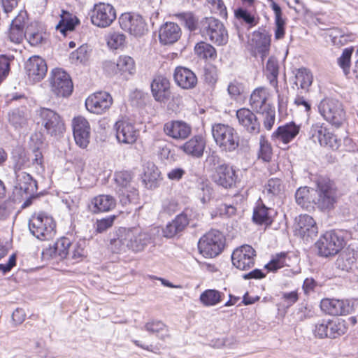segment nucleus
<instances>
[{
    "label": "nucleus",
    "instance_id": "nucleus-63",
    "mask_svg": "<svg viewBox=\"0 0 358 358\" xmlns=\"http://www.w3.org/2000/svg\"><path fill=\"white\" fill-rule=\"evenodd\" d=\"M87 47L82 45L76 51L71 52L70 59L75 62L84 63L87 60Z\"/></svg>",
    "mask_w": 358,
    "mask_h": 358
},
{
    "label": "nucleus",
    "instance_id": "nucleus-23",
    "mask_svg": "<svg viewBox=\"0 0 358 358\" xmlns=\"http://www.w3.org/2000/svg\"><path fill=\"white\" fill-rule=\"evenodd\" d=\"M238 124L244 130L251 134H257L260 131V122L256 115L250 109L242 108L236 111Z\"/></svg>",
    "mask_w": 358,
    "mask_h": 358
},
{
    "label": "nucleus",
    "instance_id": "nucleus-21",
    "mask_svg": "<svg viewBox=\"0 0 358 358\" xmlns=\"http://www.w3.org/2000/svg\"><path fill=\"white\" fill-rule=\"evenodd\" d=\"M296 234L305 241L313 239L318 234V227L315 220L309 215L299 216L296 227Z\"/></svg>",
    "mask_w": 358,
    "mask_h": 358
},
{
    "label": "nucleus",
    "instance_id": "nucleus-60",
    "mask_svg": "<svg viewBox=\"0 0 358 358\" xmlns=\"http://www.w3.org/2000/svg\"><path fill=\"white\" fill-rule=\"evenodd\" d=\"M116 219L115 215H110L106 217L97 220L95 224V230L97 233H103L108 229L110 228L115 220Z\"/></svg>",
    "mask_w": 358,
    "mask_h": 358
},
{
    "label": "nucleus",
    "instance_id": "nucleus-1",
    "mask_svg": "<svg viewBox=\"0 0 358 358\" xmlns=\"http://www.w3.org/2000/svg\"><path fill=\"white\" fill-rule=\"evenodd\" d=\"M337 199V188L329 178H320L317 181L314 192L313 203L322 211L329 210L334 207Z\"/></svg>",
    "mask_w": 358,
    "mask_h": 358
},
{
    "label": "nucleus",
    "instance_id": "nucleus-55",
    "mask_svg": "<svg viewBox=\"0 0 358 358\" xmlns=\"http://www.w3.org/2000/svg\"><path fill=\"white\" fill-rule=\"evenodd\" d=\"M287 254L285 252H280L276 254L272 257L271 261L266 264L265 268L269 271L275 272L277 270L284 267L286 264Z\"/></svg>",
    "mask_w": 358,
    "mask_h": 358
},
{
    "label": "nucleus",
    "instance_id": "nucleus-37",
    "mask_svg": "<svg viewBox=\"0 0 358 358\" xmlns=\"http://www.w3.org/2000/svg\"><path fill=\"white\" fill-rule=\"evenodd\" d=\"M315 189L308 187H301L295 193L296 203L302 208L309 210L312 207L314 201Z\"/></svg>",
    "mask_w": 358,
    "mask_h": 358
},
{
    "label": "nucleus",
    "instance_id": "nucleus-44",
    "mask_svg": "<svg viewBox=\"0 0 358 358\" xmlns=\"http://www.w3.org/2000/svg\"><path fill=\"white\" fill-rule=\"evenodd\" d=\"M174 16L190 31L199 29V22L196 16L191 12L178 13Z\"/></svg>",
    "mask_w": 358,
    "mask_h": 358
},
{
    "label": "nucleus",
    "instance_id": "nucleus-11",
    "mask_svg": "<svg viewBox=\"0 0 358 358\" xmlns=\"http://www.w3.org/2000/svg\"><path fill=\"white\" fill-rule=\"evenodd\" d=\"M15 178V190L22 198L26 199L22 207H28L31 204L32 199L36 197L37 182L26 172H17Z\"/></svg>",
    "mask_w": 358,
    "mask_h": 358
},
{
    "label": "nucleus",
    "instance_id": "nucleus-48",
    "mask_svg": "<svg viewBox=\"0 0 358 358\" xmlns=\"http://www.w3.org/2000/svg\"><path fill=\"white\" fill-rule=\"evenodd\" d=\"M235 17L240 20L245 22L248 28H252L259 23V18L254 14H252L248 10L238 8L234 11Z\"/></svg>",
    "mask_w": 358,
    "mask_h": 358
},
{
    "label": "nucleus",
    "instance_id": "nucleus-26",
    "mask_svg": "<svg viewBox=\"0 0 358 358\" xmlns=\"http://www.w3.org/2000/svg\"><path fill=\"white\" fill-rule=\"evenodd\" d=\"M115 128L116 137L120 143L132 144L136 141L139 134V131L135 128V126L127 120L117 121L115 124Z\"/></svg>",
    "mask_w": 358,
    "mask_h": 358
},
{
    "label": "nucleus",
    "instance_id": "nucleus-54",
    "mask_svg": "<svg viewBox=\"0 0 358 358\" xmlns=\"http://www.w3.org/2000/svg\"><path fill=\"white\" fill-rule=\"evenodd\" d=\"M273 156L272 148L271 144L264 136H260L259 150L258 157L264 162H268L271 160Z\"/></svg>",
    "mask_w": 358,
    "mask_h": 358
},
{
    "label": "nucleus",
    "instance_id": "nucleus-4",
    "mask_svg": "<svg viewBox=\"0 0 358 358\" xmlns=\"http://www.w3.org/2000/svg\"><path fill=\"white\" fill-rule=\"evenodd\" d=\"M56 224L52 217L45 213L33 215L29 220L31 234L41 241L50 240L55 236Z\"/></svg>",
    "mask_w": 358,
    "mask_h": 358
},
{
    "label": "nucleus",
    "instance_id": "nucleus-35",
    "mask_svg": "<svg viewBox=\"0 0 358 358\" xmlns=\"http://www.w3.org/2000/svg\"><path fill=\"white\" fill-rule=\"evenodd\" d=\"M301 125L290 122L278 127L273 136L285 144L291 142L299 133Z\"/></svg>",
    "mask_w": 358,
    "mask_h": 358
},
{
    "label": "nucleus",
    "instance_id": "nucleus-2",
    "mask_svg": "<svg viewBox=\"0 0 358 358\" xmlns=\"http://www.w3.org/2000/svg\"><path fill=\"white\" fill-rule=\"evenodd\" d=\"M199 32L203 37L216 45H224L229 40L224 24L213 17H204L199 22Z\"/></svg>",
    "mask_w": 358,
    "mask_h": 358
},
{
    "label": "nucleus",
    "instance_id": "nucleus-19",
    "mask_svg": "<svg viewBox=\"0 0 358 358\" xmlns=\"http://www.w3.org/2000/svg\"><path fill=\"white\" fill-rule=\"evenodd\" d=\"M24 69L29 80L34 83L42 80L48 72V66L45 59L37 55L28 59Z\"/></svg>",
    "mask_w": 358,
    "mask_h": 358
},
{
    "label": "nucleus",
    "instance_id": "nucleus-61",
    "mask_svg": "<svg viewBox=\"0 0 358 358\" xmlns=\"http://www.w3.org/2000/svg\"><path fill=\"white\" fill-rule=\"evenodd\" d=\"M125 42V36L119 32L111 33L108 39V45L113 49H117Z\"/></svg>",
    "mask_w": 358,
    "mask_h": 358
},
{
    "label": "nucleus",
    "instance_id": "nucleus-5",
    "mask_svg": "<svg viewBox=\"0 0 358 358\" xmlns=\"http://www.w3.org/2000/svg\"><path fill=\"white\" fill-rule=\"evenodd\" d=\"M348 331L345 320L341 319H321L313 326L312 331L318 339H336L344 335Z\"/></svg>",
    "mask_w": 358,
    "mask_h": 358
},
{
    "label": "nucleus",
    "instance_id": "nucleus-12",
    "mask_svg": "<svg viewBox=\"0 0 358 358\" xmlns=\"http://www.w3.org/2000/svg\"><path fill=\"white\" fill-rule=\"evenodd\" d=\"M92 23L98 27H109L116 19V10L110 3H99L90 12Z\"/></svg>",
    "mask_w": 358,
    "mask_h": 358
},
{
    "label": "nucleus",
    "instance_id": "nucleus-34",
    "mask_svg": "<svg viewBox=\"0 0 358 358\" xmlns=\"http://www.w3.org/2000/svg\"><path fill=\"white\" fill-rule=\"evenodd\" d=\"M116 206L115 199L110 195L101 194L94 197L88 205L93 213L107 212L113 209Z\"/></svg>",
    "mask_w": 358,
    "mask_h": 358
},
{
    "label": "nucleus",
    "instance_id": "nucleus-45",
    "mask_svg": "<svg viewBox=\"0 0 358 358\" xmlns=\"http://www.w3.org/2000/svg\"><path fill=\"white\" fill-rule=\"evenodd\" d=\"M224 294L216 289H207L200 295L201 302L206 306H215L222 301Z\"/></svg>",
    "mask_w": 358,
    "mask_h": 358
},
{
    "label": "nucleus",
    "instance_id": "nucleus-64",
    "mask_svg": "<svg viewBox=\"0 0 358 358\" xmlns=\"http://www.w3.org/2000/svg\"><path fill=\"white\" fill-rule=\"evenodd\" d=\"M8 37L11 42L14 43H20L23 41L24 38H26V29L10 27Z\"/></svg>",
    "mask_w": 358,
    "mask_h": 358
},
{
    "label": "nucleus",
    "instance_id": "nucleus-29",
    "mask_svg": "<svg viewBox=\"0 0 358 358\" xmlns=\"http://www.w3.org/2000/svg\"><path fill=\"white\" fill-rule=\"evenodd\" d=\"M182 31L178 24L166 22L163 24L159 30V39L162 45L175 43L180 38Z\"/></svg>",
    "mask_w": 358,
    "mask_h": 358
},
{
    "label": "nucleus",
    "instance_id": "nucleus-47",
    "mask_svg": "<svg viewBox=\"0 0 358 358\" xmlns=\"http://www.w3.org/2000/svg\"><path fill=\"white\" fill-rule=\"evenodd\" d=\"M117 70L122 74L128 73L129 75L134 74L136 71L135 62L134 59L127 55H121L117 60Z\"/></svg>",
    "mask_w": 358,
    "mask_h": 358
},
{
    "label": "nucleus",
    "instance_id": "nucleus-16",
    "mask_svg": "<svg viewBox=\"0 0 358 358\" xmlns=\"http://www.w3.org/2000/svg\"><path fill=\"white\" fill-rule=\"evenodd\" d=\"M256 251L249 245H244L234 250L231 255L233 265L240 270H248L255 265Z\"/></svg>",
    "mask_w": 358,
    "mask_h": 358
},
{
    "label": "nucleus",
    "instance_id": "nucleus-49",
    "mask_svg": "<svg viewBox=\"0 0 358 358\" xmlns=\"http://www.w3.org/2000/svg\"><path fill=\"white\" fill-rule=\"evenodd\" d=\"M212 187L208 181L202 180L199 182L196 187V196L203 204L210 201L212 195Z\"/></svg>",
    "mask_w": 358,
    "mask_h": 358
},
{
    "label": "nucleus",
    "instance_id": "nucleus-9",
    "mask_svg": "<svg viewBox=\"0 0 358 358\" xmlns=\"http://www.w3.org/2000/svg\"><path fill=\"white\" fill-rule=\"evenodd\" d=\"M36 114L39 117V122L44 127L45 133L51 136L58 137L65 131V124L61 115L56 111L41 107Z\"/></svg>",
    "mask_w": 358,
    "mask_h": 358
},
{
    "label": "nucleus",
    "instance_id": "nucleus-42",
    "mask_svg": "<svg viewBox=\"0 0 358 358\" xmlns=\"http://www.w3.org/2000/svg\"><path fill=\"white\" fill-rule=\"evenodd\" d=\"M78 23V20L75 15L67 11L62 10L61 20L56 26V29L64 35H66V31L73 30Z\"/></svg>",
    "mask_w": 358,
    "mask_h": 358
},
{
    "label": "nucleus",
    "instance_id": "nucleus-53",
    "mask_svg": "<svg viewBox=\"0 0 358 358\" xmlns=\"http://www.w3.org/2000/svg\"><path fill=\"white\" fill-rule=\"evenodd\" d=\"M152 149L158 152L162 159H169L173 157L171 149L166 142L161 139H155L152 145Z\"/></svg>",
    "mask_w": 358,
    "mask_h": 358
},
{
    "label": "nucleus",
    "instance_id": "nucleus-38",
    "mask_svg": "<svg viewBox=\"0 0 358 358\" xmlns=\"http://www.w3.org/2000/svg\"><path fill=\"white\" fill-rule=\"evenodd\" d=\"M313 80V77L310 70L306 68L299 69L294 76L292 88L296 87L297 90L301 89L308 92Z\"/></svg>",
    "mask_w": 358,
    "mask_h": 358
},
{
    "label": "nucleus",
    "instance_id": "nucleus-31",
    "mask_svg": "<svg viewBox=\"0 0 358 358\" xmlns=\"http://www.w3.org/2000/svg\"><path fill=\"white\" fill-rule=\"evenodd\" d=\"M268 93L266 88L255 89L250 95V105L257 113H264L266 110L273 108L268 102Z\"/></svg>",
    "mask_w": 358,
    "mask_h": 358
},
{
    "label": "nucleus",
    "instance_id": "nucleus-18",
    "mask_svg": "<svg viewBox=\"0 0 358 358\" xmlns=\"http://www.w3.org/2000/svg\"><path fill=\"white\" fill-rule=\"evenodd\" d=\"M126 241L128 250L134 252L143 251L150 243V234L142 231L140 228L126 229Z\"/></svg>",
    "mask_w": 358,
    "mask_h": 358
},
{
    "label": "nucleus",
    "instance_id": "nucleus-25",
    "mask_svg": "<svg viewBox=\"0 0 358 358\" xmlns=\"http://www.w3.org/2000/svg\"><path fill=\"white\" fill-rule=\"evenodd\" d=\"M90 127L83 117H75L73 120V132L75 141L82 148L87 146L90 142Z\"/></svg>",
    "mask_w": 358,
    "mask_h": 358
},
{
    "label": "nucleus",
    "instance_id": "nucleus-58",
    "mask_svg": "<svg viewBox=\"0 0 358 358\" xmlns=\"http://www.w3.org/2000/svg\"><path fill=\"white\" fill-rule=\"evenodd\" d=\"M29 44L32 46H36L41 44L45 39L42 32L33 29L31 25L26 28V38Z\"/></svg>",
    "mask_w": 358,
    "mask_h": 358
},
{
    "label": "nucleus",
    "instance_id": "nucleus-43",
    "mask_svg": "<svg viewBox=\"0 0 358 358\" xmlns=\"http://www.w3.org/2000/svg\"><path fill=\"white\" fill-rule=\"evenodd\" d=\"M282 192L283 184L282 180L279 178L269 179L264 189V194L270 199H273L275 197L280 196Z\"/></svg>",
    "mask_w": 358,
    "mask_h": 358
},
{
    "label": "nucleus",
    "instance_id": "nucleus-6",
    "mask_svg": "<svg viewBox=\"0 0 358 358\" xmlns=\"http://www.w3.org/2000/svg\"><path fill=\"white\" fill-rule=\"evenodd\" d=\"M132 178L131 173L127 171L115 173L114 180L117 185V192L122 206L136 203L138 199V189L131 185Z\"/></svg>",
    "mask_w": 358,
    "mask_h": 358
},
{
    "label": "nucleus",
    "instance_id": "nucleus-10",
    "mask_svg": "<svg viewBox=\"0 0 358 358\" xmlns=\"http://www.w3.org/2000/svg\"><path fill=\"white\" fill-rule=\"evenodd\" d=\"M318 108L324 118L336 127H339L345 120L343 106L337 99H324L320 103Z\"/></svg>",
    "mask_w": 358,
    "mask_h": 358
},
{
    "label": "nucleus",
    "instance_id": "nucleus-27",
    "mask_svg": "<svg viewBox=\"0 0 358 358\" xmlns=\"http://www.w3.org/2000/svg\"><path fill=\"white\" fill-rule=\"evenodd\" d=\"M164 131L176 140H184L192 133V127L182 120H171L164 125Z\"/></svg>",
    "mask_w": 358,
    "mask_h": 358
},
{
    "label": "nucleus",
    "instance_id": "nucleus-57",
    "mask_svg": "<svg viewBox=\"0 0 358 358\" xmlns=\"http://www.w3.org/2000/svg\"><path fill=\"white\" fill-rule=\"evenodd\" d=\"M353 50V48H345L343 50L341 57L338 58V64L346 76L350 73V59Z\"/></svg>",
    "mask_w": 358,
    "mask_h": 358
},
{
    "label": "nucleus",
    "instance_id": "nucleus-33",
    "mask_svg": "<svg viewBox=\"0 0 358 358\" xmlns=\"http://www.w3.org/2000/svg\"><path fill=\"white\" fill-rule=\"evenodd\" d=\"M189 222V219L187 212H182L166 224L163 229L164 236L170 238L180 234L185 230Z\"/></svg>",
    "mask_w": 358,
    "mask_h": 358
},
{
    "label": "nucleus",
    "instance_id": "nucleus-56",
    "mask_svg": "<svg viewBox=\"0 0 358 358\" xmlns=\"http://www.w3.org/2000/svg\"><path fill=\"white\" fill-rule=\"evenodd\" d=\"M54 245L55 249H57V257L59 259H65L69 256V250L71 246L69 238L64 237L57 241Z\"/></svg>",
    "mask_w": 358,
    "mask_h": 358
},
{
    "label": "nucleus",
    "instance_id": "nucleus-7",
    "mask_svg": "<svg viewBox=\"0 0 358 358\" xmlns=\"http://www.w3.org/2000/svg\"><path fill=\"white\" fill-rule=\"evenodd\" d=\"M345 245V240L341 231L334 230L325 232L316 242L318 254L324 257L338 253Z\"/></svg>",
    "mask_w": 358,
    "mask_h": 358
},
{
    "label": "nucleus",
    "instance_id": "nucleus-50",
    "mask_svg": "<svg viewBox=\"0 0 358 358\" xmlns=\"http://www.w3.org/2000/svg\"><path fill=\"white\" fill-rule=\"evenodd\" d=\"M195 53L203 59H214L217 56V52L214 47L206 42L198 43L194 47Z\"/></svg>",
    "mask_w": 358,
    "mask_h": 358
},
{
    "label": "nucleus",
    "instance_id": "nucleus-8",
    "mask_svg": "<svg viewBox=\"0 0 358 358\" xmlns=\"http://www.w3.org/2000/svg\"><path fill=\"white\" fill-rule=\"evenodd\" d=\"M224 247L223 234L217 230H210L199 241L198 248L204 257L213 258L221 253Z\"/></svg>",
    "mask_w": 358,
    "mask_h": 358
},
{
    "label": "nucleus",
    "instance_id": "nucleus-15",
    "mask_svg": "<svg viewBox=\"0 0 358 358\" xmlns=\"http://www.w3.org/2000/svg\"><path fill=\"white\" fill-rule=\"evenodd\" d=\"M211 178L217 185L224 189H231L235 187L238 176L231 166L228 164H222L219 166L214 167Z\"/></svg>",
    "mask_w": 358,
    "mask_h": 358
},
{
    "label": "nucleus",
    "instance_id": "nucleus-39",
    "mask_svg": "<svg viewBox=\"0 0 358 358\" xmlns=\"http://www.w3.org/2000/svg\"><path fill=\"white\" fill-rule=\"evenodd\" d=\"M126 228H120L110 240L109 248L114 253L124 252L128 250L126 241Z\"/></svg>",
    "mask_w": 358,
    "mask_h": 358
},
{
    "label": "nucleus",
    "instance_id": "nucleus-62",
    "mask_svg": "<svg viewBox=\"0 0 358 358\" xmlns=\"http://www.w3.org/2000/svg\"><path fill=\"white\" fill-rule=\"evenodd\" d=\"M178 203L173 198H166L162 201V212L167 215H172L178 210Z\"/></svg>",
    "mask_w": 358,
    "mask_h": 358
},
{
    "label": "nucleus",
    "instance_id": "nucleus-20",
    "mask_svg": "<svg viewBox=\"0 0 358 358\" xmlns=\"http://www.w3.org/2000/svg\"><path fill=\"white\" fill-rule=\"evenodd\" d=\"M112 103L113 99L110 94L101 91L88 96L85 101V107L90 113L101 114L108 110Z\"/></svg>",
    "mask_w": 358,
    "mask_h": 358
},
{
    "label": "nucleus",
    "instance_id": "nucleus-40",
    "mask_svg": "<svg viewBox=\"0 0 358 358\" xmlns=\"http://www.w3.org/2000/svg\"><path fill=\"white\" fill-rule=\"evenodd\" d=\"M274 210L267 208L264 204L257 206L253 212L252 220L258 224L270 225L272 223V214Z\"/></svg>",
    "mask_w": 358,
    "mask_h": 358
},
{
    "label": "nucleus",
    "instance_id": "nucleus-14",
    "mask_svg": "<svg viewBox=\"0 0 358 358\" xmlns=\"http://www.w3.org/2000/svg\"><path fill=\"white\" fill-rule=\"evenodd\" d=\"M309 136L314 143L318 142L322 146H329L332 150H337L340 146V141L322 124H313Z\"/></svg>",
    "mask_w": 358,
    "mask_h": 358
},
{
    "label": "nucleus",
    "instance_id": "nucleus-46",
    "mask_svg": "<svg viewBox=\"0 0 358 358\" xmlns=\"http://www.w3.org/2000/svg\"><path fill=\"white\" fill-rule=\"evenodd\" d=\"M356 264V259L350 252H342L337 258L335 265L337 268L349 272Z\"/></svg>",
    "mask_w": 358,
    "mask_h": 358
},
{
    "label": "nucleus",
    "instance_id": "nucleus-28",
    "mask_svg": "<svg viewBox=\"0 0 358 358\" xmlns=\"http://www.w3.org/2000/svg\"><path fill=\"white\" fill-rule=\"evenodd\" d=\"M250 45L261 55L262 60L268 55L271 46V35L266 31H255L252 34Z\"/></svg>",
    "mask_w": 358,
    "mask_h": 358
},
{
    "label": "nucleus",
    "instance_id": "nucleus-13",
    "mask_svg": "<svg viewBox=\"0 0 358 358\" xmlns=\"http://www.w3.org/2000/svg\"><path fill=\"white\" fill-rule=\"evenodd\" d=\"M50 82L52 92L57 96L66 97L73 92V83L69 74L62 69L50 73Z\"/></svg>",
    "mask_w": 358,
    "mask_h": 358
},
{
    "label": "nucleus",
    "instance_id": "nucleus-51",
    "mask_svg": "<svg viewBox=\"0 0 358 358\" xmlns=\"http://www.w3.org/2000/svg\"><path fill=\"white\" fill-rule=\"evenodd\" d=\"M145 329L155 334L160 339H164L167 336V329L166 325L161 321H151L145 324Z\"/></svg>",
    "mask_w": 358,
    "mask_h": 358
},
{
    "label": "nucleus",
    "instance_id": "nucleus-59",
    "mask_svg": "<svg viewBox=\"0 0 358 358\" xmlns=\"http://www.w3.org/2000/svg\"><path fill=\"white\" fill-rule=\"evenodd\" d=\"M84 243H77L75 245H71V250H69V258L73 260L75 262H78L85 257V250L83 246Z\"/></svg>",
    "mask_w": 358,
    "mask_h": 358
},
{
    "label": "nucleus",
    "instance_id": "nucleus-52",
    "mask_svg": "<svg viewBox=\"0 0 358 358\" xmlns=\"http://www.w3.org/2000/svg\"><path fill=\"white\" fill-rule=\"evenodd\" d=\"M329 36L333 44L337 46H343L355 38L352 34H345L337 28L331 29Z\"/></svg>",
    "mask_w": 358,
    "mask_h": 358
},
{
    "label": "nucleus",
    "instance_id": "nucleus-36",
    "mask_svg": "<svg viewBox=\"0 0 358 358\" xmlns=\"http://www.w3.org/2000/svg\"><path fill=\"white\" fill-rule=\"evenodd\" d=\"M160 172L158 168L150 162L143 165V182L148 189H155L159 186Z\"/></svg>",
    "mask_w": 358,
    "mask_h": 358
},
{
    "label": "nucleus",
    "instance_id": "nucleus-24",
    "mask_svg": "<svg viewBox=\"0 0 358 358\" xmlns=\"http://www.w3.org/2000/svg\"><path fill=\"white\" fill-rule=\"evenodd\" d=\"M151 92L156 101L166 103L171 95L169 80L162 76H156L151 83Z\"/></svg>",
    "mask_w": 358,
    "mask_h": 358
},
{
    "label": "nucleus",
    "instance_id": "nucleus-3",
    "mask_svg": "<svg viewBox=\"0 0 358 358\" xmlns=\"http://www.w3.org/2000/svg\"><path fill=\"white\" fill-rule=\"evenodd\" d=\"M212 134L216 145L221 151L232 152L239 146V135L232 127L224 124L212 126Z\"/></svg>",
    "mask_w": 358,
    "mask_h": 358
},
{
    "label": "nucleus",
    "instance_id": "nucleus-22",
    "mask_svg": "<svg viewBox=\"0 0 358 358\" xmlns=\"http://www.w3.org/2000/svg\"><path fill=\"white\" fill-rule=\"evenodd\" d=\"M320 308L326 314L338 316L350 314L352 306L348 300L324 299L320 302Z\"/></svg>",
    "mask_w": 358,
    "mask_h": 358
},
{
    "label": "nucleus",
    "instance_id": "nucleus-17",
    "mask_svg": "<svg viewBox=\"0 0 358 358\" xmlns=\"http://www.w3.org/2000/svg\"><path fill=\"white\" fill-rule=\"evenodd\" d=\"M121 28L135 36H141L147 31L146 24L143 17L137 14L124 13L119 18Z\"/></svg>",
    "mask_w": 358,
    "mask_h": 358
},
{
    "label": "nucleus",
    "instance_id": "nucleus-32",
    "mask_svg": "<svg viewBox=\"0 0 358 358\" xmlns=\"http://www.w3.org/2000/svg\"><path fill=\"white\" fill-rule=\"evenodd\" d=\"M206 148V141L201 136H194L183 143L180 149L193 158H201Z\"/></svg>",
    "mask_w": 358,
    "mask_h": 358
},
{
    "label": "nucleus",
    "instance_id": "nucleus-41",
    "mask_svg": "<svg viewBox=\"0 0 358 358\" xmlns=\"http://www.w3.org/2000/svg\"><path fill=\"white\" fill-rule=\"evenodd\" d=\"M268 1L271 2L270 6L275 13V38L280 40L284 38L285 36V21L282 17V13L280 6L273 0Z\"/></svg>",
    "mask_w": 358,
    "mask_h": 358
},
{
    "label": "nucleus",
    "instance_id": "nucleus-30",
    "mask_svg": "<svg viewBox=\"0 0 358 358\" xmlns=\"http://www.w3.org/2000/svg\"><path fill=\"white\" fill-rule=\"evenodd\" d=\"M173 79L178 86L185 90L193 89L197 84V78L195 73L190 69L182 66L176 68Z\"/></svg>",
    "mask_w": 358,
    "mask_h": 358
}]
</instances>
